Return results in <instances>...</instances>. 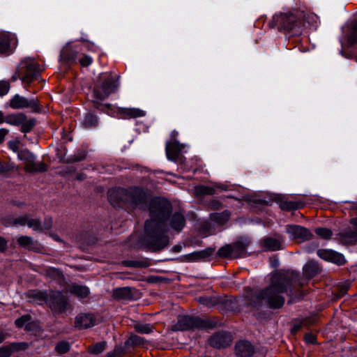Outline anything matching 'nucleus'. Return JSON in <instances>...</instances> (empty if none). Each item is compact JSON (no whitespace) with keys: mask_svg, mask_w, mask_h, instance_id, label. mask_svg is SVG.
<instances>
[{"mask_svg":"<svg viewBox=\"0 0 357 357\" xmlns=\"http://www.w3.org/2000/svg\"><path fill=\"white\" fill-rule=\"evenodd\" d=\"M317 255L328 261L337 264L338 265L344 264L345 262L344 257L337 252L328 249H320L317 250Z\"/></svg>","mask_w":357,"mask_h":357,"instance_id":"nucleus-14","label":"nucleus"},{"mask_svg":"<svg viewBox=\"0 0 357 357\" xmlns=\"http://www.w3.org/2000/svg\"><path fill=\"white\" fill-rule=\"evenodd\" d=\"M237 356L240 357H250L255 351L253 346L248 341H240L235 347Z\"/></svg>","mask_w":357,"mask_h":357,"instance_id":"nucleus-23","label":"nucleus"},{"mask_svg":"<svg viewBox=\"0 0 357 357\" xmlns=\"http://www.w3.org/2000/svg\"><path fill=\"white\" fill-rule=\"evenodd\" d=\"M206 328H213V325L202 320L198 317L190 316H181L178 318L176 324L172 326V330L174 331H188L201 329Z\"/></svg>","mask_w":357,"mask_h":357,"instance_id":"nucleus-7","label":"nucleus"},{"mask_svg":"<svg viewBox=\"0 0 357 357\" xmlns=\"http://www.w3.org/2000/svg\"><path fill=\"white\" fill-rule=\"evenodd\" d=\"M26 119V116L23 114H10L6 117L5 122L8 124L13 126H20Z\"/></svg>","mask_w":357,"mask_h":357,"instance_id":"nucleus-33","label":"nucleus"},{"mask_svg":"<svg viewBox=\"0 0 357 357\" xmlns=\"http://www.w3.org/2000/svg\"><path fill=\"white\" fill-rule=\"evenodd\" d=\"M8 242L2 236H0V252H4L7 249Z\"/></svg>","mask_w":357,"mask_h":357,"instance_id":"nucleus-53","label":"nucleus"},{"mask_svg":"<svg viewBox=\"0 0 357 357\" xmlns=\"http://www.w3.org/2000/svg\"><path fill=\"white\" fill-rule=\"evenodd\" d=\"M195 190L198 195H213L214 193V189L208 186L197 187Z\"/></svg>","mask_w":357,"mask_h":357,"instance_id":"nucleus-43","label":"nucleus"},{"mask_svg":"<svg viewBox=\"0 0 357 357\" xmlns=\"http://www.w3.org/2000/svg\"><path fill=\"white\" fill-rule=\"evenodd\" d=\"M315 233L324 239H329L332 236V231L324 227H319L315 229Z\"/></svg>","mask_w":357,"mask_h":357,"instance_id":"nucleus-37","label":"nucleus"},{"mask_svg":"<svg viewBox=\"0 0 357 357\" xmlns=\"http://www.w3.org/2000/svg\"><path fill=\"white\" fill-rule=\"evenodd\" d=\"M264 245L268 250H278L282 249V241L280 238H266L264 240Z\"/></svg>","mask_w":357,"mask_h":357,"instance_id":"nucleus-30","label":"nucleus"},{"mask_svg":"<svg viewBox=\"0 0 357 357\" xmlns=\"http://www.w3.org/2000/svg\"><path fill=\"white\" fill-rule=\"evenodd\" d=\"M352 30L357 31V21L354 24Z\"/></svg>","mask_w":357,"mask_h":357,"instance_id":"nucleus-63","label":"nucleus"},{"mask_svg":"<svg viewBox=\"0 0 357 357\" xmlns=\"http://www.w3.org/2000/svg\"><path fill=\"white\" fill-rule=\"evenodd\" d=\"M52 219L50 217H46L42 223V231L44 230H50L52 227Z\"/></svg>","mask_w":357,"mask_h":357,"instance_id":"nucleus-45","label":"nucleus"},{"mask_svg":"<svg viewBox=\"0 0 357 357\" xmlns=\"http://www.w3.org/2000/svg\"><path fill=\"white\" fill-rule=\"evenodd\" d=\"M184 148L185 145L179 144L177 141L167 142L165 149L167 158L170 160L176 161Z\"/></svg>","mask_w":357,"mask_h":357,"instance_id":"nucleus-20","label":"nucleus"},{"mask_svg":"<svg viewBox=\"0 0 357 357\" xmlns=\"http://www.w3.org/2000/svg\"><path fill=\"white\" fill-rule=\"evenodd\" d=\"M301 328V325H294L293 328H292V331L294 333H296L297 331H298Z\"/></svg>","mask_w":357,"mask_h":357,"instance_id":"nucleus-61","label":"nucleus"},{"mask_svg":"<svg viewBox=\"0 0 357 357\" xmlns=\"http://www.w3.org/2000/svg\"><path fill=\"white\" fill-rule=\"evenodd\" d=\"M313 17L312 14L305 10L295 9L275 15L273 22L280 31L284 30L287 33L294 36L301 34L305 22Z\"/></svg>","mask_w":357,"mask_h":357,"instance_id":"nucleus-3","label":"nucleus"},{"mask_svg":"<svg viewBox=\"0 0 357 357\" xmlns=\"http://www.w3.org/2000/svg\"><path fill=\"white\" fill-rule=\"evenodd\" d=\"M350 223L354 229L346 230L338 234V241L344 245L355 244L357 243V218H351Z\"/></svg>","mask_w":357,"mask_h":357,"instance_id":"nucleus-13","label":"nucleus"},{"mask_svg":"<svg viewBox=\"0 0 357 357\" xmlns=\"http://www.w3.org/2000/svg\"><path fill=\"white\" fill-rule=\"evenodd\" d=\"M274 199L279 204L280 208L284 211L299 209L304 205L302 202L290 201L281 195H275Z\"/></svg>","mask_w":357,"mask_h":357,"instance_id":"nucleus-17","label":"nucleus"},{"mask_svg":"<svg viewBox=\"0 0 357 357\" xmlns=\"http://www.w3.org/2000/svg\"><path fill=\"white\" fill-rule=\"evenodd\" d=\"M77 57V52L71 47L66 46L61 52V59L68 62L75 61Z\"/></svg>","mask_w":357,"mask_h":357,"instance_id":"nucleus-32","label":"nucleus"},{"mask_svg":"<svg viewBox=\"0 0 357 357\" xmlns=\"http://www.w3.org/2000/svg\"><path fill=\"white\" fill-rule=\"evenodd\" d=\"M18 158L25 163V170L27 172H43L47 170V166L43 162H35L34 155L27 149L18 153Z\"/></svg>","mask_w":357,"mask_h":357,"instance_id":"nucleus-8","label":"nucleus"},{"mask_svg":"<svg viewBox=\"0 0 357 357\" xmlns=\"http://www.w3.org/2000/svg\"><path fill=\"white\" fill-rule=\"evenodd\" d=\"M35 123L36 121L34 119H29L28 121L26 119L22 123H21V131L22 132H29L35 126Z\"/></svg>","mask_w":357,"mask_h":357,"instance_id":"nucleus-42","label":"nucleus"},{"mask_svg":"<svg viewBox=\"0 0 357 357\" xmlns=\"http://www.w3.org/2000/svg\"><path fill=\"white\" fill-rule=\"evenodd\" d=\"M10 84L6 81H0V96H4L9 91Z\"/></svg>","mask_w":357,"mask_h":357,"instance_id":"nucleus-44","label":"nucleus"},{"mask_svg":"<svg viewBox=\"0 0 357 357\" xmlns=\"http://www.w3.org/2000/svg\"><path fill=\"white\" fill-rule=\"evenodd\" d=\"M211 346L216 348L225 347L231 342V335L226 332L218 333L209 339Z\"/></svg>","mask_w":357,"mask_h":357,"instance_id":"nucleus-15","label":"nucleus"},{"mask_svg":"<svg viewBox=\"0 0 357 357\" xmlns=\"http://www.w3.org/2000/svg\"><path fill=\"white\" fill-rule=\"evenodd\" d=\"M9 106L14 109L31 108L33 112H39L40 111L38 102L36 99H27L19 94H15L10 100Z\"/></svg>","mask_w":357,"mask_h":357,"instance_id":"nucleus-10","label":"nucleus"},{"mask_svg":"<svg viewBox=\"0 0 357 357\" xmlns=\"http://www.w3.org/2000/svg\"><path fill=\"white\" fill-rule=\"evenodd\" d=\"M119 87L118 79L109 73L100 74L99 82L96 84L93 91V102L96 108H99L101 102L115 93Z\"/></svg>","mask_w":357,"mask_h":357,"instance_id":"nucleus-5","label":"nucleus"},{"mask_svg":"<svg viewBox=\"0 0 357 357\" xmlns=\"http://www.w3.org/2000/svg\"><path fill=\"white\" fill-rule=\"evenodd\" d=\"M198 301L206 306H212L214 305V302H213L212 298H206V297H199L198 298Z\"/></svg>","mask_w":357,"mask_h":357,"instance_id":"nucleus-50","label":"nucleus"},{"mask_svg":"<svg viewBox=\"0 0 357 357\" xmlns=\"http://www.w3.org/2000/svg\"><path fill=\"white\" fill-rule=\"evenodd\" d=\"M170 210H172V206H170ZM169 211V213H170ZM169 219V225L173 229H175L178 231H181L184 225H185V218L183 214L181 213H174L172 215L169 216V213H168L166 219L165 220V227L167 226L166 221Z\"/></svg>","mask_w":357,"mask_h":357,"instance_id":"nucleus-22","label":"nucleus"},{"mask_svg":"<svg viewBox=\"0 0 357 357\" xmlns=\"http://www.w3.org/2000/svg\"><path fill=\"white\" fill-rule=\"evenodd\" d=\"M27 296L30 298V301L41 305L44 303H47L49 296L44 291L38 290H31L27 293Z\"/></svg>","mask_w":357,"mask_h":357,"instance_id":"nucleus-27","label":"nucleus"},{"mask_svg":"<svg viewBox=\"0 0 357 357\" xmlns=\"http://www.w3.org/2000/svg\"><path fill=\"white\" fill-rule=\"evenodd\" d=\"M135 329L140 333L148 334L153 331V326L149 324H137L135 325Z\"/></svg>","mask_w":357,"mask_h":357,"instance_id":"nucleus-36","label":"nucleus"},{"mask_svg":"<svg viewBox=\"0 0 357 357\" xmlns=\"http://www.w3.org/2000/svg\"><path fill=\"white\" fill-rule=\"evenodd\" d=\"M112 296L116 300H130L132 298L131 288L128 287H118L113 289Z\"/></svg>","mask_w":357,"mask_h":357,"instance_id":"nucleus-26","label":"nucleus"},{"mask_svg":"<svg viewBox=\"0 0 357 357\" xmlns=\"http://www.w3.org/2000/svg\"><path fill=\"white\" fill-rule=\"evenodd\" d=\"M10 356V349L8 346L0 347V357H9Z\"/></svg>","mask_w":357,"mask_h":357,"instance_id":"nucleus-52","label":"nucleus"},{"mask_svg":"<svg viewBox=\"0 0 357 357\" xmlns=\"http://www.w3.org/2000/svg\"><path fill=\"white\" fill-rule=\"evenodd\" d=\"M41 70L40 66L30 58L22 60L17 68L18 76L24 83L26 84L36 79Z\"/></svg>","mask_w":357,"mask_h":357,"instance_id":"nucleus-6","label":"nucleus"},{"mask_svg":"<svg viewBox=\"0 0 357 357\" xmlns=\"http://www.w3.org/2000/svg\"><path fill=\"white\" fill-rule=\"evenodd\" d=\"M70 293L75 294L79 298H84L88 296L90 293L89 289L86 286L73 284L69 287Z\"/></svg>","mask_w":357,"mask_h":357,"instance_id":"nucleus-28","label":"nucleus"},{"mask_svg":"<svg viewBox=\"0 0 357 357\" xmlns=\"http://www.w3.org/2000/svg\"><path fill=\"white\" fill-rule=\"evenodd\" d=\"M218 255L223 258L234 257L232 245H226L221 247L218 251Z\"/></svg>","mask_w":357,"mask_h":357,"instance_id":"nucleus-35","label":"nucleus"},{"mask_svg":"<svg viewBox=\"0 0 357 357\" xmlns=\"http://www.w3.org/2000/svg\"><path fill=\"white\" fill-rule=\"evenodd\" d=\"M287 232L289 237L298 242H303L310 240L312 234L307 229L299 225H288Z\"/></svg>","mask_w":357,"mask_h":357,"instance_id":"nucleus-11","label":"nucleus"},{"mask_svg":"<svg viewBox=\"0 0 357 357\" xmlns=\"http://www.w3.org/2000/svg\"><path fill=\"white\" fill-rule=\"evenodd\" d=\"M123 264L126 266H129V267H143V266H144V265L142 262L135 261H124Z\"/></svg>","mask_w":357,"mask_h":357,"instance_id":"nucleus-51","label":"nucleus"},{"mask_svg":"<svg viewBox=\"0 0 357 357\" xmlns=\"http://www.w3.org/2000/svg\"><path fill=\"white\" fill-rule=\"evenodd\" d=\"M170 211V204L165 201H154L150 207L151 219L145 223V241L153 251H160L169 243L166 234L165 220Z\"/></svg>","mask_w":357,"mask_h":357,"instance_id":"nucleus-1","label":"nucleus"},{"mask_svg":"<svg viewBox=\"0 0 357 357\" xmlns=\"http://www.w3.org/2000/svg\"><path fill=\"white\" fill-rule=\"evenodd\" d=\"M29 319H30V316H29V315L22 316L20 318L15 320V324L20 328L22 327L24 325V324L26 322H27Z\"/></svg>","mask_w":357,"mask_h":357,"instance_id":"nucleus-48","label":"nucleus"},{"mask_svg":"<svg viewBox=\"0 0 357 357\" xmlns=\"http://www.w3.org/2000/svg\"><path fill=\"white\" fill-rule=\"evenodd\" d=\"M8 347L10 349V353L11 355L14 351L25 350L28 348V344L26 342H16L13 343Z\"/></svg>","mask_w":357,"mask_h":357,"instance_id":"nucleus-39","label":"nucleus"},{"mask_svg":"<svg viewBox=\"0 0 357 357\" xmlns=\"http://www.w3.org/2000/svg\"><path fill=\"white\" fill-rule=\"evenodd\" d=\"M319 266L314 261H308L303 267V275L311 278L319 273Z\"/></svg>","mask_w":357,"mask_h":357,"instance_id":"nucleus-29","label":"nucleus"},{"mask_svg":"<svg viewBox=\"0 0 357 357\" xmlns=\"http://www.w3.org/2000/svg\"><path fill=\"white\" fill-rule=\"evenodd\" d=\"M211 206L213 209H219L221 206V204L218 201H213Z\"/></svg>","mask_w":357,"mask_h":357,"instance_id":"nucleus-57","label":"nucleus"},{"mask_svg":"<svg viewBox=\"0 0 357 357\" xmlns=\"http://www.w3.org/2000/svg\"><path fill=\"white\" fill-rule=\"evenodd\" d=\"M271 264L273 266L276 267L279 265V261L278 259H271Z\"/></svg>","mask_w":357,"mask_h":357,"instance_id":"nucleus-60","label":"nucleus"},{"mask_svg":"<svg viewBox=\"0 0 357 357\" xmlns=\"http://www.w3.org/2000/svg\"><path fill=\"white\" fill-rule=\"evenodd\" d=\"M47 304L54 312L58 314L65 312L69 306L66 298L60 291H52Z\"/></svg>","mask_w":357,"mask_h":357,"instance_id":"nucleus-9","label":"nucleus"},{"mask_svg":"<svg viewBox=\"0 0 357 357\" xmlns=\"http://www.w3.org/2000/svg\"><path fill=\"white\" fill-rule=\"evenodd\" d=\"M8 146L10 147V149H12L13 151H17V149H18V146H17V143L15 142H10L8 143Z\"/></svg>","mask_w":357,"mask_h":357,"instance_id":"nucleus-56","label":"nucleus"},{"mask_svg":"<svg viewBox=\"0 0 357 357\" xmlns=\"http://www.w3.org/2000/svg\"><path fill=\"white\" fill-rule=\"evenodd\" d=\"M10 169V168L8 165L3 164L0 161V174L8 172Z\"/></svg>","mask_w":357,"mask_h":357,"instance_id":"nucleus-55","label":"nucleus"},{"mask_svg":"<svg viewBox=\"0 0 357 357\" xmlns=\"http://www.w3.org/2000/svg\"><path fill=\"white\" fill-rule=\"evenodd\" d=\"M45 275L52 280H60L62 278L63 275L61 272L55 268L48 267L44 270Z\"/></svg>","mask_w":357,"mask_h":357,"instance_id":"nucleus-34","label":"nucleus"},{"mask_svg":"<svg viewBox=\"0 0 357 357\" xmlns=\"http://www.w3.org/2000/svg\"><path fill=\"white\" fill-rule=\"evenodd\" d=\"M70 347L68 342L62 341L56 345L55 350L58 354H63L67 353L70 350Z\"/></svg>","mask_w":357,"mask_h":357,"instance_id":"nucleus-40","label":"nucleus"},{"mask_svg":"<svg viewBox=\"0 0 357 357\" xmlns=\"http://www.w3.org/2000/svg\"><path fill=\"white\" fill-rule=\"evenodd\" d=\"M129 340L133 344L139 345L143 344V338L137 335H131Z\"/></svg>","mask_w":357,"mask_h":357,"instance_id":"nucleus-49","label":"nucleus"},{"mask_svg":"<svg viewBox=\"0 0 357 357\" xmlns=\"http://www.w3.org/2000/svg\"><path fill=\"white\" fill-rule=\"evenodd\" d=\"M347 42L349 45H353L357 43V31L353 30L351 31L347 36Z\"/></svg>","mask_w":357,"mask_h":357,"instance_id":"nucleus-46","label":"nucleus"},{"mask_svg":"<svg viewBox=\"0 0 357 357\" xmlns=\"http://www.w3.org/2000/svg\"><path fill=\"white\" fill-rule=\"evenodd\" d=\"M17 43L15 34L3 32L0 34V54L8 52L11 45Z\"/></svg>","mask_w":357,"mask_h":357,"instance_id":"nucleus-19","label":"nucleus"},{"mask_svg":"<svg viewBox=\"0 0 357 357\" xmlns=\"http://www.w3.org/2000/svg\"><path fill=\"white\" fill-rule=\"evenodd\" d=\"M229 217V214L227 211L222 213H217L211 215V219L220 224H224L228 220Z\"/></svg>","mask_w":357,"mask_h":357,"instance_id":"nucleus-38","label":"nucleus"},{"mask_svg":"<svg viewBox=\"0 0 357 357\" xmlns=\"http://www.w3.org/2000/svg\"><path fill=\"white\" fill-rule=\"evenodd\" d=\"M98 116L91 112L86 114L82 123V126L86 128H94L98 125Z\"/></svg>","mask_w":357,"mask_h":357,"instance_id":"nucleus-31","label":"nucleus"},{"mask_svg":"<svg viewBox=\"0 0 357 357\" xmlns=\"http://www.w3.org/2000/svg\"><path fill=\"white\" fill-rule=\"evenodd\" d=\"M214 251L215 248H207L203 250L194 252L190 254H188L185 256V258L188 261L204 259L211 256Z\"/></svg>","mask_w":357,"mask_h":357,"instance_id":"nucleus-25","label":"nucleus"},{"mask_svg":"<svg viewBox=\"0 0 357 357\" xmlns=\"http://www.w3.org/2000/svg\"><path fill=\"white\" fill-rule=\"evenodd\" d=\"M106 342H98L90 347V352L93 354H98L103 351L105 349Z\"/></svg>","mask_w":357,"mask_h":357,"instance_id":"nucleus-41","label":"nucleus"},{"mask_svg":"<svg viewBox=\"0 0 357 357\" xmlns=\"http://www.w3.org/2000/svg\"><path fill=\"white\" fill-rule=\"evenodd\" d=\"M116 113L120 118L124 119L142 117L146 114L144 110L135 107H118Z\"/></svg>","mask_w":357,"mask_h":357,"instance_id":"nucleus-16","label":"nucleus"},{"mask_svg":"<svg viewBox=\"0 0 357 357\" xmlns=\"http://www.w3.org/2000/svg\"><path fill=\"white\" fill-rule=\"evenodd\" d=\"M8 133V130L5 128L0 129V144H1L5 136Z\"/></svg>","mask_w":357,"mask_h":357,"instance_id":"nucleus-54","label":"nucleus"},{"mask_svg":"<svg viewBox=\"0 0 357 357\" xmlns=\"http://www.w3.org/2000/svg\"><path fill=\"white\" fill-rule=\"evenodd\" d=\"M250 243V240L246 237L240 238L236 242L232 244L234 257H245L247 248Z\"/></svg>","mask_w":357,"mask_h":357,"instance_id":"nucleus-21","label":"nucleus"},{"mask_svg":"<svg viewBox=\"0 0 357 357\" xmlns=\"http://www.w3.org/2000/svg\"><path fill=\"white\" fill-rule=\"evenodd\" d=\"M5 120L6 117H4L3 112L0 111V124L4 122Z\"/></svg>","mask_w":357,"mask_h":357,"instance_id":"nucleus-62","label":"nucleus"},{"mask_svg":"<svg viewBox=\"0 0 357 357\" xmlns=\"http://www.w3.org/2000/svg\"><path fill=\"white\" fill-rule=\"evenodd\" d=\"M298 275L294 271H287L273 275L270 285L256 294L257 303L266 301L271 308H280L284 303L280 294L287 292L296 282Z\"/></svg>","mask_w":357,"mask_h":357,"instance_id":"nucleus-2","label":"nucleus"},{"mask_svg":"<svg viewBox=\"0 0 357 357\" xmlns=\"http://www.w3.org/2000/svg\"><path fill=\"white\" fill-rule=\"evenodd\" d=\"M13 225H20L22 227L26 225L35 231L42 232V222L40 220L33 218L27 214L13 218Z\"/></svg>","mask_w":357,"mask_h":357,"instance_id":"nucleus-12","label":"nucleus"},{"mask_svg":"<svg viewBox=\"0 0 357 357\" xmlns=\"http://www.w3.org/2000/svg\"><path fill=\"white\" fill-rule=\"evenodd\" d=\"M108 198L112 204L121 199L134 207L143 208L147 202L148 195L142 188L131 187L128 189H111L108 191Z\"/></svg>","mask_w":357,"mask_h":357,"instance_id":"nucleus-4","label":"nucleus"},{"mask_svg":"<svg viewBox=\"0 0 357 357\" xmlns=\"http://www.w3.org/2000/svg\"><path fill=\"white\" fill-rule=\"evenodd\" d=\"M79 62L82 66L86 67L92 63V59L89 56L83 55L79 59Z\"/></svg>","mask_w":357,"mask_h":357,"instance_id":"nucleus-47","label":"nucleus"},{"mask_svg":"<svg viewBox=\"0 0 357 357\" xmlns=\"http://www.w3.org/2000/svg\"><path fill=\"white\" fill-rule=\"evenodd\" d=\"M75 324L77 327L87 328L95 326L96 319L90 314H80L76 317Z\"/></svg>","mask_w":357,"mask_h":357,"instance_id":"nucleus-24","label":"nucleus"},{"mask_svg":"<svg viewBox=\"0 0 357 357\" xmlns=\"http://www.w3.org/2000/svg\"><path fill=\"white\" fill-rule=\"evenodd\" d=\"M305 340L307 342L313 343L314 342L315 337L312 335L309 334L305 336Z\"/></svg>","mask_w":357,"mask_h":357,"instance_id":"nucleus-58","label":"nucleus"},{"mask_svg":"<svg viewBox=\"0 0 357 357\" xmlns=\"http://www.w3.org/2000/svg\"><path fill=\"white\" fill-rule=\"evenodd\" d=\"M17 241L20 247L29 251L40 252L42 249L41 245L29 236H20L18 237Z\"/></svg>","mask_w":357,"mask_h":357,"instance_id":"nucleus-18","label":"nucleus"},{"mask_svg":"<svg viewBox=\"0 0 357 357\" xmlns=\"http://www.w3.org/2000/svg\"><path fill=\"white\" fill-rule=\"evenodd\" d=\"M182 245H176L172 248V250L174 252H180L182 250Z\"/></svg>","mask_w":357,"mask_h":357,"instance_id":"nucleus-59","label":"nucleus"},{"mask_svg":"<svg viewBox=\"0 0 357 357\" xmlns=\"http://www.w3.org/2000/svg\"><path fill=\"white\" fill-rule=\"evenodd\" d=\"M17 77L20 78V77L18 76L17 73H15V75H13V76L12 77V80H13V81H14V80H16V79H17Z\"/></svg>","mask_w":357,"mask_h":357,"instance_id":"nucleus-64","label":"nucleus"}]
</instances>
